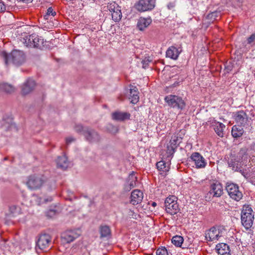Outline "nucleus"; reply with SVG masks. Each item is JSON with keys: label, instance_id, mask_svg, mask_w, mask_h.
<instances>
[{"label": "nucleus", "instance_id": "nucleus-27", "mask_svg": "<svg viewBox=\"0 0 255 255\" xmlns=\"http://www.w3.org/2000/svg\"><path fill=\"white\" fill-rule=\"evenodd\" d=\"M244 132L243 127L241 126H234L232 129V135L235 138L241 137Z\"/></svg>", "mask_w": 255, "mask_h": 255}, {"label": "nucleus", "instance_id": "nucleus-28", "mask_svg": "<svg viewBox=\"0 0 255 255\" xmlns=\"http://www.w3.org/2000/svg\"><path fill=\"white\" fill-rule=\"evenodd\" d=\"M100 238H108L111 235V231L110 227L107 225H101L100 227Z\"/></svg>", "mask_w": 255, "mask_h": 255}, {"label": "nucleus", "instance_id": "nucleus-41", "mask_svg": "<svg viewBox=\"0 0 255 255\" xmlns=\"http://www.w3.org/2000/svg\"><path fill=\"white\" fill-rule=\"evenodd\" d=\"M151 60L149 59V57H145L142 61V67L144 68H146L148 66L149 62H150Z\"/></svg>", "mask_w": 255, "mask_h": 255}, {"label": "nucleus", "instance_id": "nucleus-45", "mask_svg": "<svg viewBox=\"0 0 255 255\" xmlns=\"http://www.w3.org/2000/svg\"><path fill=\"white\" fill-rule=\"evenodd\" d=\"M255 40V34H252L247 39L248 43L251 44Z\"/></svg>", "mask_w": 255, "mask_h": 255}, {"label": "nucleus", "instance_id": "nucleus-44", "mask_svg": "<svg viewBox=\"0 0 255 255\" xmlns=\"http://www.w3.org/2000/svg\"><path fill=\"white\" fill-rule=\"evenodd\" d=\"M40 203H47L48 202H51L52 200V197H48L47 198L42 199L40 198Z\"/></svg>", "mask_w": 255, "mask_h": 255}, {"label": "nucleus", "instance_id": "nucleus-42", "mask_svg": "<svg viewBox=\"0 0 255 255\" xmlns=\"http://www.w3.org/2000/svg\"><path fill=\"white\" fill-rule=\"evenodd\" d=\"M46 14L47 15L54 16L56 15V12L53 11V9L51 7H50L47 9Z\"/></svg>", "mask_w": 255, "mask_h": 255}, {"label": "nucleus", "instance_id": "nucleus-11", "mask_svg": "<svg viewBox=\"0 0 255 255\" xmlns=\"http://www.w3.org/2000/svg\"><path fill=\"white\" fill-rule=\"evenodd\" d=\"M43 182V180L41 177L34 175L29 177L27 185L29 188L35 190L40 188Z\"/></svg>", "mask_w": 255, "mask_h": 255}, {"label": "nucleus", "instance_id": "nucleus-20", "mask_svg": "<svg viewBox=\"0 0 255 255\" xmlns=\"http://www.w3.org/2000/svg\"><path fill=\"white\" fill-rule=\"evenodd\" d=\"M136 182L137 177L135 176V173L133 171L129 174L127 179L125 189L129 191L135 186Z\"/></svg>", "mask_w": 255, "mask_h": 255}, {"label": "nucleus", "instance_id": "nucleus-5", "mask_svg": "<svg viewBox=\"0 0 255 255\" xmlns=\"http://www.w3.org/2000/svg\"><path fill=\"white\" fill-rule=\"evenodd\" d=\"M164 204L167 213L171 215H175L179 212V205L177 203V197L175 196H170L166 198Z\"/></svg>", "mask_w": 255, "mask_h": 255}, {"label": "nucleus", "instance_id": "nucleus-24", "mask_svg": "<svg viewBox=\"0 0 255 255\" xmlns=\"http://www.w3.org/2000/svg\"><path fill=\"white\" fill-rule=\"evenodd\" d=\"M215 125H213V126L214 127V130L217 135L221 137H223L225 134L224 129L225 128V126L220 122H215Z\"/></svg>", "mask_w": 255, "mask_h": 255}, {"label": "nucleus", "instance_id": "nucleus-47", "mask_svg": "<svg viewBox=\"0 0 255 255\" xmlns=\"http://www.w3.org/2000/svg\"><path fill=\"white\" fill-rule=\"evenodd\" d=\"M74 138L72 137H67L66 138V143L67 145L70 144L71 142L74 141Z\"/></svg>", "mask_w": 255, "mask_h": 255}, {"label": "nucleus", "instance_id": "nucleus-29", "mask_svg": "<svg viewBox=\"0 0 255 255\" xmlns=\"http://www.w3.org/2000/svg\"><path fill=\"white\" fill-rule=\"evenodd\" d=\"M32 34L31 35H27L24 34L22 37H20V41L24 44L25 46L27 47H32Z\"/></svg>", "mask_w": 255, "mask_h": 255}, {"label": "nucleus", "instance_id": "nucleus-15", "mask_svg": "<svg viewBox=\"0 0 255 255\" xmlns=\"http://www.w3.org/2000/svg\"><path fill=\"white\" fill-rule=\"evenodd\" d=\"M79 234L75 231L68 230L63 232L61 235L62 240L66 243H70L77 238Z\"/></svg>", "mask_w": 255, "mask_h": 255}, {"label": "nucleus", "instance_id": "nucleus-46", "mask_svg": "<svg viewBox=\"0 0 255 255\" xmlns=\"http://www.w3.org/2000/svg\"><path fill=\"white\" fill-rule=\"evenodd\" d=\"M217 13L216 12H213L211 13H209L208 15H207V18L208 19H210V18H213V20H215L216 18H215V17L217 15Z\"/></svg>", "mask_w": 255, "mask_h": 255}, {"label": "nucleus", "instance_id": "nucleus-4", "mask_svg": "<svg viewBox=\"0 0 255 255\" xmlns=\"http://www.w3.org/2000/svg\"><path fill=\"white\" fill-rule=\"evenodd\" d=\"M245 152L243 150H240L237 154L231 153L228 161V165L232 167L235 171H241L242 169V159Z\"/></svg>", "mask_w": 255, "mask_h": 255}, {"label": "nucleus", "instance_id": "nucleus-40", "mask_svg": "<svg viewBox=\"0 0 255 255\" xmlns=\"http://www.w3.org/2000/svg\"><path fill=\"white\" fill-rule=\"evenodd\" d=\"M57 213V212L54 209H50L46 213V216L48 218H53L54 217Z\"/></svg>", "mask_w": 255, "mask_h": 255}, {"label": "nucleus", "instance_id": "nucleus-21", "mask_svg": "<svg viewBox=\"0 0 255 255\" xmlns=\"http://www.w3.org/2000/svg\"><path fill=\"white\" fill-rule=\"evenodd\" d=\"M216 250L219 255H231L229 246L225 243H220L216 245Z\"/></svg>", "mask_w": 255, "mask_h": 255}, {"label": "nucleus", "instance_id": "nucleus-6", "mask_svg": "<svg viewBox=\"0 0 255 255\" xmlns=\"http://www.w3.org/2000/svg\"><path fill=\"white\" fill-rule=\"evenodd\" d=\"M226 190L230 197L236 201H238L240 200L243 197V194L239 190V186L237 184L227 183Z\"/></svg>", "mask_w": 255, "mask_h": 255}, {"label": "nucleus", "instance_id": "nucleus-32", "mask_svg": "<svg viewBox=\"0 0 255 255\" xmlns=\"http://www.w3.org/2000/svg\"><path fill=\"white\" fill-rule=\"evenodd\" d=\"M32 47H38L40 45L43 43V39L40 38L38 35L36 34H32Z\"/></svg>", "mask_w": 255, "mask_h": 255}, {"label": "nucleus", "instance_id": "nucleus-13", "mask_svg": "<svg viewBox=\"0 0 255 255\" xmlns=\"http://www.w3.org/2000/svg\"><path fill=\"white\" fill-rule=\"evenodd\" d=\"M190 158L194 162L197 168H204L206 166L207 163L205 159L198 152L193 153Z\"/></svg>", "mask_w": 255, "mask_h": 255}, {"label": "nucleus", "instance_id": "nucleus-10", "mask_svg": "<svg viewBox=\"0 0 255 255\" xmlns=\"http://www.w3.org/2000/svg\"><path fill=\"white\" fill-rule=\"evenodd\" d=\"M154 6V0H139L135 5V8L139 11L151 10Z\"/></svg>", "mask_w": 255, "mask_h": 255}, {"label": "nucleus", "instance_id": "nucleus-25", "mask_svg": "<svg viewBox=\"0 0 255 255\" xmlns=\"http://www.w3.org/2000/svg\"><path fill=\"white\" fill-rule=\"evenodd\" d=\"M156 165L157 169L161 172V174H166L170 169L169 164L163 160L157 162Z\"/></svg>", "mask_w": 255, "mask_h": 255}, {"label": "nucleus", "instance_id": "nucleus-18", "mask_svg": "<svg viewBox=\"0 0 255 255\" xmlns=\"http://www.w3.org/2000/svg\"><path fill=\"white\" fill-rule=\"evenodd\" d=\"M151 22L152 19L150 17H140L137 20L136 26L139 30L143 31L151 24Z\"/></svg>", "mask_w": 255, "mask_h": 255}, {"label": "nucleus", "instance_id": "nucleus-23", "mask_svg": "<svg viewBox=\"0 0 255 255\" xmlns=\"http://www.w3.org/2000/svg\"><path fill=\"white\" fill-rule=\"evenodd\" d=\"M56 162L58 167L62 169H66L69 165L67 157L65 155H63L58 157Z\"/></svg>", "mask_w": 255, "mask_h": 255}, {"label": "nucleus", "instance_id": "nucleus-30", "mask_svg": "<svg viewBox=\"0 0 255 255\" xmlns=\"http://www.w3.org/2000/svg\"><path fill=\"white\" fill-rule=\"evenodd\" d=\"M235 117L236 122L242 125L246 123L248 119L246 113H237Z\"/></svg>", "mask_w": 255, "mask_h": 255}, {"label": "nucleus", "instance_id": "nucleus-39", "mask_svg": "<svg viewBox=\"0 0 255 255\" xmlns=\"http://www.w3.org/2000/svg\"><path fill=\"white\" fill-rule=\"evenodd\" d=\"M9 210L10 212L13 214L20 213V208L19 207L15 205H13L10 207Z\"/></svg>", "mask_w": 255, "mask_h": 255}, {"label": "nucleus", "instance_id": "nucleus-34", "mask_svg": "<svg viewBox=\"0 0 255 255\" xmlns=\"http://www.w3.org/2000/svg\"><path fill=\"white\" fill-rule=\"evenodd\" d=\"M181 137L174 135L171 137L169 142L171 144V145H173V146H176L177 148L179 145V144L181 142Z\"/></svg>", "mask_w": 255, "mask_h": 255}, {"label": "nucleus", "instance_id": "nucleus-49", "mask_svg": "<svg viewBox=\"0 0 255 255\" xmlns=\"http://www.w3.org/2000/svg\"><path fill=\"white\" fill-rule=\"evenodd\" d=\"M151 205H152V206L153 207H155V206H156V203L155 202H153L152 203V204H151Z\"/></svg>", "mask_w": 255, "mask_h": 255}, {"label": "nucleus", "instance_id": "nucleus-22", "mask_svg": "<svg viewBox=\"0 0 255 255\" xmlns=\"http://www.w3.org/2000/svg\"><path fill=\"white\" fill-rule=\"evenodd\" d=\"M179 54L180 51L178 50V49L174 46L169 47L166 52V57L173 60L177 59Z\"/></svg>", "mask_w": 255, "mask_h": 255}, {"label": "nucleus", "instance_id": "nucleus-9", "mask_svg": "<svg viewBox=\"0 0 255 255\" xmlns=\"http://www.w3.org/2000/svg\"><path fill=\"white\" fill-rule=\"evenodd\" d=\"M107 7L111 13L113 20L115 22L119 21L122 17L120 7L116 2H114L109 3Z\"/></svg>", "mask_w": 255, "mask_h": 255}, {"label": "nucleus", "instance_id": "nucleus-3", "mask_svg": "<svg viewBox=\"0 0 255 255\" xmlns=\"http://www.w3.org/2000/svg\"><path fill=\"white\" fill-rule=\"evenodd\" d=\"M254 215L252 208L249 206H244L242 211L241 221L242 225L247 229L253 225Z\"/></svg>", "mask_w": 255, "mask_h": 255}, {"label": "nucleus", "instance_id": "nucleus-19", "mask_svg": "<svg viewBox=\"0 0 255 255\" xmlns=\"http://www.w3.org/2000/svg\"><path fill=\"white\" fill-rule=\"evenodd\" d=\"M128 99L130 103L133 104L137 103L139 101L138 92L135 86H130L129 91L128 93Z\"/></svg>", "mask_w": 255, "mask_h": 255}, {"label": "nucleus", "instance_id": "nucleus-36", "mask_svg": "<svg viewBox=\"0 0 255 255\" xmlns=\"http://www.w3.org/2000/svg\"><path fill=\"white\" fill-rule=\"evenodd\" d=\"M156 255H168L167 250L165 247L159 248L156 252Z\"/></svg>", "mask_w": 255, "mask_h": 255}, {"label": "nucleus", "instance_id": "nucleus-8", "mask_svg": "<svg viewBox=\"0 0 255 255\" xmlns=\"http://www.w3.org/2000/svg\"><path fill=\"white\" fill-rule=\"evenodd\" d=\"M165 100L168 105L173 107H177L179 109L182 110L185 106V103L183 100L175 96L170 95L165 98Z\"/></svg>", "mask_w": 255, "mask_h": 255}, {"label": "nucleus", "instance_id": "nucleus-48", "mask_svg": "<svg viewBox=\"0 0 255 255\" xmlns=\"http://www.w3.org/2000/svg\"><path fill=\"white\" fill-rule=\"evenodd\" d=\"M20 1H22L24 2L28 3L29 2H31L33 0H19Z\"/></svg>", "mask_w": 255, "mask_h": 255}, {"label": "nucleus", "instance_id": "nucleus-14", "mask_svg": "<svg viewBox=\"0 0 255 255\" xmlns=\"http://www.w3.org/2000/svg\"><path fill=\"white\" fill-rule=\"evenodd\" d=\"M209 193L210 194H212L213 197H220L223 193V189L222 184L217 182L211 184Z\"/></svg>", "mask_w": 255, "mask_h": 255}, {"label": "nucleus", "instance_id": "nucleus-38", "mask_svg": "<svg viewBox=\"0 0 255 255\" xmlns=\"http://www.w3.org/2000/svg\"><path fill=\"white\" fill-rule=\"evenodd\" d=\"M84 128L81 125H77L75 126L74 129L75 131L77 132H83V134L84 135V130H86L87 128Z\"/></svg>", "mask_w": 255, "mask_h": 255}, {"label": "nucleus", "instance_id": "nucleus-2", "mask_svg": "<svg viewBox=\"0 0 255 255\" xmlns=\"http://www.w3.org/2000/svg\"><path fill=\"white\" fill-rule=\"evenodd\" d=\"M226 233L227 230L224 226H213L205 232V238L209 242L218 241L220 238L224 236Z\"/></svg>", "mask_w": 255, "mask_h": 255}, {"label": "nucleus", "instance_id": "nucleus-17", "mask_svg": "<svg viewBox=\"0 0 255 255\" xmlns=\"http://www.w3.org/2000/svg\"><path fill=\"white\" fill-rule=\"evenodd\" d=\"M35 83L31 79H28L22 87L21 93L25 95L30 93L34 88Z\"/></svg>", "mask_w": 255, "mask_h": 255}, {"label": "nucleus", "instance_id": "nucleus-12", "mask_svg": "<svg viewBox=\"0 0 255 255\" xmlns=\"http://www.w3.org/2000/svg\"><path fill=\"white\" fill-rule=\"evenodd\" d=\"M84 135L86 139L90 142H97L100 139L99 134L95 130L90 128L84 130Z\"/></svg>", "mask_w": 255, "mask_h": 255}, {"label": "nucleus", "instance_id": "nucleus-16", "mask_svg": "<svg viewBox=\"0 0 255 255\" xmlns=\"http://www.w3.org/2000/svg\"><path fill=\"white\" fill-rule=\"evenodd\" d=\"M143 193L139 190H134L131 194L130 203L133 205L140 203L143 199Z\"/></svg>", "mask_w": 255, "mask_h": 255}, {"label": "nucleus", "instance_id": "nucleus-26", "mask_svg": "<svg viewBox=\"0 0 255 255\" xmlns=\"http://www.w3.org/2000/svg\"><path fill=\"white\" fill-rule=\"evenodd\" d=\"M130 115L128 113H113L112 118L117 121H123L129 119Z\"/></svg>", "mask_w": 255, "mask_h": 255}, {"label": "nucleus", "instance_id": "nucleus-1", "mask_svg": "<svg viewBox=\"0 0 255 255\" xmlns=\"http://www.w3.org/2000/svg\"><path fill=\"white\" fill-rule=\"evenodd\" d=\"M0 55L4 60L5 64L7 65L9 62H12L15 65H19L22 64L25 60V55L20 50H13L10 54L5 51H1Z\"/></svg>", "mask_w": 255, "mask_h": 255}, {"label": "nucleus", "instance_id": "nucleus-7", "mask_svg": "<svg viewBox=\"0 0 255 255\" xmlns=\"http://www.w3.org/2000/svg\"><path fill=\"white\" fill-rule=\"evenodd\" d=\"M51 243V236L48 234H44L40 236L37 242V246L40 250L46 252L50 248Z\"/></svg>", "mask_w": 255, "mask_h": 255}, {"label": "nucleus", "instance_id": "nucleus-35", "mask_svg": "<svg viewBox=\"0 0 255 255\" xmlns=\"http://www.w3.org/2000/svg\"><path fill=\"white\" fill-rule=\"evenodd\" d=\"M176 148V146H173V145H171V144L169 142L167 145V153L169 154L170 156H172L175 152Z\"/></svg>", "mask_w": 255, "mask_h": 255}, {"label": "nucleus", "instance_id": "nucleus-43", "mask_svg": "<svg viewBox=\"0 0 255 255\" xmlns=\"http://www.w3.org/2000/svg\"><path fill=\"white\" fill-rule=\"evenodd\" d=\"M6 10V5L4 3L0 0V12H4Z\"/></svg>", "mask_w": 255, "mask_h": 255}, {"label": "nucleus", "instance_id": "nucleus-33", "mask_svg": "<svg viewBox=\"0 0 255 255\" xmlns=\"http://www.w3.org/2000/svg\"><path fill=\"white\" fill-rule=\"evenodd\" d=\"M183 238L180 236H174L172 239V243L176 247H181L183 243Z\"/></svg>", "mask_w": 255, "mask_h": 255}, {"label": "nucleus", "instance_id": "nucleus-37", "mask_svg": "<svg viewBox=\"0 0 255 255\" xmlns=\"http://www.w3.org/2000/svg\"><path fill=\"white\" fill-rule=\"evenodd\" d=\"M107 129L111 133H116L118 132V129L116 127L111 124H109L107 126Z\"/></svg>", "mask_w": 255, "mask_h": 255}, {"label": "nucleus", "instance_id": "nucleus-50", "mask_svg": "<svg viewBox=\"0 0 255 255\" xmlns=\"http://www.w3.org/2000/svg\"><path fill=\"white\" fill-rule=\"evenodd\" d=\"M10 122H11V121H12V120H11V119H10ZM12 123H10V124L9 127H11L12 126Z\"/></svg>", "mask_w": 255, "mask_h": 255}, {"label": "nucleus", "instance_id": "nucleus-31", "mask_svg": "<svg viewBox=\"0 0 255 255\" xmlns=\"http://www.w3.org/2000/svg\"><path fill=\"white\" fill-rule=\"evenodd\" d=\"M14 88L11 85L6 83L0 84V91L7 93H11L14 91Z\"/></svg>", "mask_w": 255, "mask_h": 255}]
</instances>
